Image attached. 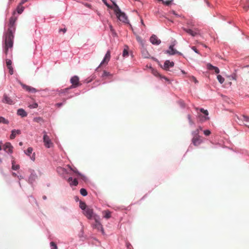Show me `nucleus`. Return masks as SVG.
<instances>
[{"mask_svg":"<svg viewBox=\"0 0 249 249\" xmlns=\"http://www.w3.org/2000/svg\"><path fill=\"white\" fill-rule=\"evenodd\" d=\"M63 105V103H57L55 104V106L58 107H61L62 105Z\"/></svg>","mask_w":249,"mask_h":249,"instance_id":"c03bdc74","label":"nucleus"},{"mask_svg":"<svg viewBox=\"0 0 249 249\" xmlns=\"http://www.w3.org/2000/svg\"><path fill=\"white\" fill-rule=\"evenodd\" d=\"M110 59V52L109 51H108L107 52L103 60L101 63L100 66H102L105 64H107V63L109 61Z\"/></svg>","mask_w":249,"mask_h":249,"instance_id":"1a4fd4ad","label":"nucleus"},{"mask_svg":"<svg viewBox=\"0 0 249 249\" xmlns=\"http://www.w3.org/2000/svg\"><path fill=\"white\" fill-rule=\"evenodd\" d=\"M17 114L21 117H25L27 116V112L22 108H19L18 110Z\"/></svg>","mask_w":249,"mask_h":249,"instance_id":"2eb2a0df","label":"nucleus"},{"mask_svg":"<svg viewBox=\"0 0 249 249\" xmlns=\"http://www.w3.org/2000/svg\"><path fill=\"white\" fill-rule=\"evenodd\" d=\"M192 49L193 51H194L196 53H199V52L198 51V50H197V49L196 48V47H195V46H193V47H192Z\"/></svg>","mask_w":249,"mask_h":249,"instance_id":"79ce46f5","label":"nucleus"},{"mask_svg":"<svg viewBox=\"0 0 249 249\" xmlns=\"http://www.w3.org/2000/svg\"><path fill=\"white\" fill-rule=\"evenodd\" d=\"M43 142L44 145L47 148H50L53 145V142H51L49 137L47 135L46 132H44Z\"/></svg>","mask_w":249,"mask_h":249,"instance_id":"20e7f679","label":"nucleus"},{"mask_svg":"<svg viewBox=\"0 0 249 249\" xmlns=\"http://www.w3.org/2000/svg\"><path fill=\"white\" fill-rule=\"evenodd\" d=\"M197 129H199V130H202V127L201 126H199Z\"/></svg>","mask_w":249,"mask_h":249,"instance_id":"5fc2aeb1","label":"nucleus"},{"mask_svg":"<svg viewBox=\"0 0 249 249\" xmlns=\"http://www.w3.org/2000/svg\"><path fill=\"white\" fill-rule=\"evenodd\" d=\"M37 91L36 89L33 87H31V89H30V92H32V93H35Z\"/></svg>","mask_w":249,"mask_h":249,"instance_id":"a19ab883","label":"nucleus"},{"mask_svg":"<svg viewBox=\"0 0 249 249\" xmlns=\"http://www.w3.org/2000/svg\"><path fill=\"white\" fill-rule=\"evenodd\" d=\"M28 0H21L20 3H21V4H23L24 3H25L26 2L28 1Z\"/></svg>","mask_w":249,"mask_h":249,"instance_id":"49530a36","label":"nucleus"},{"mask_svg":"<svg viewBox=\"0 0 249 249\" xmlns=\"http://www.w3.org/2000/svg\"><path fill=\"white\" fill-rule=\"evenodd\" d=\"M63 169L61 167L57 168V171H59L60 170H63Z\"/></svg>","mask_w":249,"mask_h":249,"instance_id":"3c124183","label":"nucleus"},{"mask_svg":"<svg viewBox=\"0 0 249 249\" xmlns=\"http://www.w3.org/2000/svg\"><path fill=\"white\" fill-rule=\"evenodd\" d=\"M109 28H110L111 32L112 33V34H115V31H114V29H113L112 25H110Z\"/></svg>","mask_w":249,"mask_h":249,"instance_id":"a18cd8bd","label":"nucleus"},{"mask_svg":"<svg viewBox=\"0 0 249 249\" xmlns=\"http://www.w3.org/2000/svg\"><path fill=\"white\" fill-rule=\"evenodd\" d=\"M102 214L103 217L106 219H109L111 217V213L108 210L103 211Z\"/></svg>","mask_w":249,"mask_h":249,"instance_id":"a211bd4d","label":"nucleus"},{"mask_svg":"<svg viewBox=\"0 0 249 249\" xmlns=\"http://www.w3.org/2000/svg\"><path fill=\"white\" fill-rule=\"evenodd\" d=\"M84 215L89 219L93 218L95 214H93V210L92 209L87 207V208L84 212Z\"/></svg>","mask_w":249,"mask_h":249,"instance_id":"423d86ee","label":"nucleus"},{"mask_svg":"<svg viewBox=\"0 0 249 249\" xmlns=\"http://www.w3.org/2000/svg\"><path fill=\"white\" fill-rule=\"evenodd\" d=\"M79 206L80 207V208L83 210H85L88 207H87V205L86 204V203L85 202H82V201H80V204H79Z\"/></svg>","mask_w":249,"mask_h":249,"instance_id":"412c9836","label":"nucleus"},{"mask_svg":"<svg viewBox=\"0 0 249 249\" xmlns=\"http://www.w3.org/2000/svg\"><path fill=\"white\" fill-rule=\"evenodd\" d=\"M13 147L10 142H6L4 145L3 149L6 152L11 154L13 153Z\"/></svg>","mask_w":249,"mask_h":249,"instance_id":"9d476101","label":"nucleus"},{"mask_svg":"<svg viewBox=\"0 0 249 249\" xmlns=\"http://www.w3.org/2000/svg\"><path fill=\"white\" fill-rule=\"evenodd\" d=\"M19 144L20 145H21H21H22V144H23L22 142H20L19 143Z\"/></svg>","mask_w":249,"mask_h":249,"instance_id":"6e6d98bb","label":"nucleus"},{"mask_svg":"<svg viewBox=\"0 0 249 249\" xmlns=\"http://www.w3.org/2000/svg\"><path fill=\"white\" fill-rule=\"evenodd\" d=\"M141 22H142V24L144 25V24H143V20H141Z\"/></svg>","mask_w":249,"mask_h":249,"instance_id":"052dcab7","label":"nucleus"},{"mask_svg":"<svg viewBox=\"0 0 249 249\" xmlns=\"http://www.w3.org/2000/svg\"><path fill=\"white\" fill-rule=\"evenodd\" d=\"M183 30L193 36H195L196 35V32H194L191 29L183 28Z\"/></svg>","mask_w":249,"mask_h":249,"instance_id":"aec40b11","label":"nucleus"},{"mask_svg":"<svg viewBox=\"0 0 249 249\" xmlns=\"http://www.w3.org/2000/svg\"><path fill=\"white\" fill-rule=\"evenodd\" d=\"M66 31H67V30H66V28L61 29L60 30V31H62V32H63L64 33H65V32H66Z\"/></svg>","mask_w":249,"mask_h":249,"instance_id":"de8ad7c7","label":"nucleus"},{"mask_svg":"<svg viewBox=\"0 0 249 249\" xmlns=\"http://www.w3.org/2000/svg\"><path fill=\"white\" fill-rule=\"evenodd\" d=\"M187 118H188V119L189 121V123L191 124H194V122L192 121V120L191 119V115H187Z\"/></svg>","mask_w":249,"mask_h":249,"instance_id":"e433bc0d","label":"nucleus"},{"mask_svg":"<svg viewBox=\"0 0 249 249\" xmlns=\"http://www.w3.org/2000/svg\"><path fill=\"white\" fill-rule=\"evenodd\" d=\"M6 66L11 65H12V61L10 59H6Z\"/></svg>","mask_w":249,"mask_h":249,"instance_id":"58836bf2","label":"nucleus"},{"mask_svg":"<svg viewBox=\"0 0 249 249\" xmlns=\"http://www.w3.org/2000/svg\"><path fill=\"white\" fill-rule=\"evenodd\" d=\"M12 168L13 170H17L18 169H19V165H15V161L14 160H13L12 161Z\"/></svg>","mask_w":249,"mask_h":249,"instance_id":"b1692460","label":"nucleus"},{"mask_svg":"<svg viewBox=\"0 0 249 249\" xmlns=\"http://www.w3.org/2000/svg\"><path fill=\"white\" fill-rule=\"evenodd\" d=\"M204 134L206 136H209L211 134V131L209 130H205L204 131Z\"/></svg>","mask_w":249,"mask_h":249,"instance_id":"ea45409f","label":"nucleus"},{"mask_svg":"<svg viewBox=\"0 0 249 249\" xmlns=\"http://www.w3.org/2000/svg\"><path fill=\"white\" fill-rule=\"evenodd\" d=\"M0 123H3L4 124H8L9 121L5 119L3 117H0Z\"/></svg>","mask_w":249,"mask_h":249,"instance_id":"4be33fe9","label":"nucleus"},{"mask_svg":"<svg viewBox=\"0 0 249 249\" xmlns=\"http://www.w3.org/2000/svg\"><path fill=\"white\" fill-rule=\"evenodd\" d=\"M93 219L95 221V223L92 225L93 228L96 229L98 231H100L102 233H104V231L103 228V226L100 222V218L99 216L95 214L93 216Z\"/></svg>","mask_w":249,"mask_h":249,"instance_id":"f03ea898","label":"nucleus"},{"mask_svg":"<svg viewBox=\"0 0 249 249\" xmlns=\"http://www.w3.org/2000/svg\"><path fill=\"white\" fill-rule=\"evenodd\" d=\"M21 133L20 130H15L14 129L11 132V134L10 135V139H14L15 138L17 134H20Z\"/></svg>","mask_w":249,"mask_h":249,"instance_id":"dca6fc26","label":"nucleus"},{"mask_svg":"<svg viewBox=\"0 0 249 249\" xmlns=\"http://www.w3.org/2000/svg\"><path fill=\"white\" fill-rule=\"evenodd\" d=\"M33 108H36L37 107V104H35L34 105H33V107H32Z\"/></svg>","mask_w":249,"mask_h":249,"instance_id":"09e8293b","label":"nucleus"},{"mask_svg":"<svg viewBox=\"0 0 249 249\" xmlns=\"http://www.w3.org/2000/svg\"><path fill=\"white\" fill-rule=\"evenodd\" d=\"M50 245L51 247V249H57L56 245L53 242H51Z\"/></svg>","mask_w":249,"mask_h":249,"instance_id":"7c9ffc66","label":"nucleus"},{"mask_svg":"<svg viewBox=\"0 0 249 249\" xmlns=\"http://www.w3.org/2000/svg\"><path fill=\"white\" fill-rule=\"evenodd\" d=\"M12 175H13L14 177H17V174H16V173H14V172L12 173Z\"/></svg>","mask_w":249,"mask_h":249,"instance_id":"864d4df0","label":"nucleus"},{"mask_svg":"<svg viewBox=\"0 0 249 249\" xmlns=\"http://www.w3.org/2000/svg\"><path fill=\"white\" fill-rule=\"evenodd\" d=\"M128 55V52L126 49H124L123 51V56L124 57H126Z\"/></svg>","mask_w":249,"mask_h":249,"instance_id":"c9c22d12","label":"nucleus"},{"mask_svg":"<svg viewBox=\"0 0 249 249\" xmlns=\"http://www.w3.org/2000/svg\"><path fill=\"white\" fill-rule=\"evenodd\" d=\"M190 79L194 81L196 84L198 83V82L197 79L196 78V77H194V76H190Z\"/></svg>","mask_w":249,"mask_h":249,"instance_id":"72a5a7b5","label":"nucleus"},{"mask_svg":"<svg viewBox=\"0 0 249 249\" xmlns=\"http://www.w3.org/2000/svg\"><path fill=\"white\" fill-rule=\"evenodd\" d=\"M42 121V119L40 117H36V118H34V121L37 122V123H40Z\"/></svg>","mask_w":249,"mask_h":249,"instance_id":"2f4dec72","label":"nucleus"},{"mask_svg":"<svg viewBox=\"0 0 249 249\" xmlns=\"http://www.w3.org/2000/svg\"><path fill=\"white\" fill-rule=\"evenodd\" d=\"M23 88L25 89L26 91H28L29 92L30 91V89L31 88V87L25 85H22Z\"/></svg>","mask_w":249,"mask_h":249,"instance_id":"c756f323","label":"nucleus"},{"mask_svg":"<svg viewBox=\"0 0 249 249\" xmlns=\"http://www.w3.org/2000/svg\"><path fill=\"white\" fill-rule=\"evenodd\" d=\"M244 9L245 10H248L249 9V0H248L246 4L243 7Z\"/></svg>","mask_w":249,"mask_h":249,"instance_id":"f704fd0d","label":"nucleus"},{"mask_svg":"<svg viewBox=\"0 0 249 249\" xmlns=\"http://www.w3.org/2000/svg\"><path fill=\"white\" fill-rule=\"evenodd\" d=\"M207 68L210 71L213 70L216 73H219L220 71L218 68L213 66L210 63L207 64Z\"/></svg>","mask_w":249,"mask_h":249,"instance_id":"ddd939ff","label":"nucleus"},{"mask_svg":"<svg viewBox=\"0 0 249 249\" xmlns=\"http://www.w3.org/2000/svg\"><path fill=\"white\" fill-rule=\"evenodd\" d=\"M18 178H19V179H20L21 178V176H20V177L18 176Z\"/></svg>","mask_w":249,"mask_h":249,"instance_id":"bf43d9fd","label":"nucleus"},{"mask_svg":"<svg viewBox=\"0 0 249 249\" xmlns=\"http://www.w3.org/2000/svg\"><path fill=\"white\" fill-rule=\"evenodd\" d=\"M171 2V1H167L166 2H165V4L166 5H168Z\"/></svg>","mask_w":249,"mask_h":249,"instance_id":"8fccbe9b","label":"nucleus"},{"mask_svg":"<svg viewBox=\"0 0 249 249\" xmlns=\"http://www.w3.org/2000/svg\"><path fill=\"white\" fill-rule=\"evenodd\" d=\"M22 5L23 4H21V3H19L17 7V12L19 14H21L22 12L24 11V7H23Z\"/></svg>","mask_w":249,"mask_h":249,"instance_id":"6ab92c4d","label":"nucleus"},{"mask_svg":"<svg viewBox=\"0 0 249 249\" xmlns=\"http://www.w3.org/2000/svg\"><path fill=\"white\" fill-rule=\"evenodd\" d=\"M36 177L35 175L32 174L30 177V180H35Z\"/></svg>","mask_w":249,"mask_h":249,"instance_id":"37998d69","label":"nucleus"},{"mask_svg":"<svg viewBox=\"0 0 249 249\" xmlns=\"http://www.w3.org/2000/svg\"><path fill=\"white\" fill-rule=\"evenodd\" d=\"M217 78L219 82L221 84H222L225 81L224 78L220 75H218L217 76Z\"/></svg>","mask_w":249,"mask_h":249,"instance_id":"5701e85b","label":"nucleus"},{"mask_svg":"<svg viewBox=\"0 0 249 249\" xmlns=\"http://www.w3.org/2000/svg\"><path fill=\"white\" fill-rule=\"evenodd\" d=\"M166 53L170 55H173L179 53L176 50L174 49V45H170L169 50L166 51Z\"/></svg>","mask_w":249,"mask_h":249,"instance_id":"f8f14e48","label":"nucleus"},{"mask_svg":"<svg viewBox=\"0 0 249 249\" xmlns=\"http://www.w3.org/2000/svg\"><path fill=\"white\" fill-rule=\"evenodd\" d=\"M192 142L195 146H197L201 143L202 141L201 139L200 136H196L193 137V138L192 140Z\"/></svg>","mask_w":249,"mask_h":249,"instance_id":"0eeeda50","label":"nucleus"},{"mask_svg":"<svg viewBox=\"0 0 249 249\" xmlns=\"http://www.w3.org/2000/svg\"><path fill=\"white\" fill-rule=\"evenodd\" d=\"M182 71V72L183 73H185V72H184V71Z\"/></svg>","mask_w":249,"mask_h":249,"instance_id":"680f3d73","label":"nucleus"},{"mask_svg":"<svg viewBox=\"0 0 249 249\" xmlns=\"http://www.w3.org/2000/svg\"><path fill=\"white\" fill-rule=\"evenodd\" d=\"M7 68L9 70V73L11 75H12L13 74V73H14V70H13V67L12 66V65H7Z\"/></svg>","mask_w":249,"mask_h":249,"instance_id":"cd10ccee","label":"nucleus"},{"mask_svg":"<svg viewBox=\"0 0 249 249\" xmlns=\"http://www.w3.org/2000/svg\"><path fill=\"white\" fill-rule=\"evenodd\" d=\"M80 192L83 196H86L88 194L87 190L84 188L81 189Z\"/></svg>","mask_w":249,"mask_h":249,"instance_id":"393cba45","label":"nucleus"},{"mask_svg":"<svg viewBox=\"0 0 249 249\" xmlns=\"http://www.w3.org/2000/svg\"><path fill=\"white\" fill-rule=\"evenodd\" d=\"M68 181L71 185L76 186L78 184L77 180L76 178L73 179L71 177L68 178Z\"/></svg>","mask_w":249,"mask_h":249,"instance_id":"f3484780","label":"nucleus"},{"mask_svg":"<svg viewBox=\"0 0 249 249\" xmlns=\"http://www.w3.org/2000/svg\"><path fill=\"white\" fill-rule=\"evenodd\" d=\"M150 42L154 45H159L161 41L158 37L155 35H153L150 38Z\"/></svg>","mask_w":249,"mask_h":249,"instance_id":"6e6552de","label":"nucleus"},{"mask_svg":"<svg viewBox=\"0 0 249 249\" xmlns=\"http://www.w3.org/2000/svg\"><path fill=\"white\" fill-rule=\"evenodd\" d=\"M243 120L246 122H249V117L247 116H243Z\"/></svg>","mask_w":249,"mask_h":249,"instance_id":"4c0bfd02","label":"nucleus"},{"mask_svg":"<svg viewBox=\"0 0 249 249\" xmlns=\"http://www.w3.org/2000/svg\"><path fill=\"white\" fill-rule=\"evenodd\" d=\"M111 75H112L111 74H110L109 72L104 71L103 72L102 77L103 78H104V77H107L108 76H111Z\"/></svg>","mask_w":249,"mask_h":249,"instance_id":"bb28decb","label":"nucleus"},{"mask_svg":"<svg viewBox=\"0 0 249 249\" xmlns=\"http://www.w3.org/2000/svg\"><path fill=\"white\" fill-rule=\"evenodd\" d=\"M3 102L5 103L9 104V105H13L14 104L15 102L14 101L9 97H8L6 95H4V98Z\"/></svg>","mask_w":249,"mask_h":249,"instance_id":"9b49d317","label":"nucleus"},{"mask_svg":"<svg viewBox=\"0 0 249 249\" xmlns=\"http://www.w3.org/2000/svg\"><path fill=\"white\" fill-rule=\"evenodd\" d=\"M174 66V63L169 60H166L164 64V69L166 70H168L170 67H173Z\"/></svg>","mask_w":249,"mask_h":249,"instance_id":"4468645a","label":"nucleus"},{"mask_svg":"<svg viewBox=\"0 0 249 249\" xmlns=\"http://www.w3.org/2000/svg\"><path fill=\"white\" fill-rule=\"evenodd\" d=\"M33 148L32 147H28L27 151H25V153L28 155L30 156V155L32 153Z\"/></svg>","mask_w":249,"mask_h":249,"instance_id":"a878e982","label":"nucleus"},{"mask_svg":"<svg viewBox=\"0 0 249 249\" xmlns=\"http://www.w3.org/2000/svg\"><path fill=\"white\" fill-rule=\"evenodd\" d=\"M103 1H104V3L107 6H108V5L107 4V2H106V1L105 0H103Z\"/></svg>","mask_w":249,"mask_h":249,"instance_id":"603ef678","label":"nucleus"},{"mask_svg":"<svg viewBox=\"0 0 249 249\" xmlns=\"http://www.w3.org/2000/svg\"><path fill=\"white\" fill-rule=\"evenodd\" d=\"M70 81L72 84L71 88H76L81 85L79 82V78L77 76H72L71 78Z\"/></svg>","mask_w":249,"mask_h":249,"instance_id":"39448f33","label":"nucleus"},{"mask_svg":"<svg viewBox=\"0 0 249 249\" xmlns=\"http://www.w3.org/2000/svg\"><path fill=\"white\" fill-rule=\"evenodd\" d=\"M116 6V8L115 9V12L116 13V16L117 17L118 19L123 22L127 23L128 20L127 16L124 13L121 12V10L119 9L118 6H117V5Z\"/></svg>","mask_w":249,"mask_h":249,"instance_id":"7ed1b4c3","label":"nucleus"},{"mask_svg":"<svg viewBox=\"0 0 249 249\" xmlns=\"http://www.w3.org/2000/svg\"><path fill=\"white\" fill-rule=\"evenodd\" d=\"M75 173H78L77 171H74Z\"/></svg>","mask_w":249,"mask_h":249,"instance_id":"e2e57ef3","label":"nucleus"},{"mask_svg":"<svg viewBox=\"0 0 249 249\" xmlns=\"http://www.w3.org/2000/svg\"><path fill=\"white\" fill-rule=\"evenodd\" d=\"M199 129H196V130L194 131L193 132H192V134L193 135V137L194 136H200L199 135Z\"/></svg>","mask_w":249,"mask_h":249,"instance_id":"c85d7f7f","label":"nucleus"},{"mask_svg":"<svg viewBox=\"0 0 249 249\" xmlns=\"http://www.w3.org/2000/svg\"><path fill=\"white\" fill-rule=\"evenodd\" d=\"M2 163V160L0 158V164H1Z\"/></svg>","mask_w":249,"mask_h":249,"instance_id":"13d9d810","label":"nucleus"},{"mask_svg":"<svg viewBox=\"0 0 249 249\" xmlns=\"http://www.w3.org/2000/svg\"><path fill=\"white\" fill-rule=\"evenodd\" d=\"M16 19L14 17H11L9 21V28L5 35L4 44L3 46L4 52L6 55L8 53L9 49H11L13 46V32L15 30V23Z\"/></svg>","mask_w":249,"mask_h":249,"instance_id":"f257e3e1","label":"nucleus"},{"mask_svg":"<svg viewBox=\"0 0 249 249\" xmlns=\"http://www.w3.org/2000/svg\"><path fill=\"white\" fill-rule=\"evenodd\" d=\"M200 111L203 113H204L205 115L207 116L209 114L208 111L207 110H205L203 108H200Z\"/></svg>","mask_w":249,"mask_h":249,"instance_id":"473e14b6","label":"nucleus"},{"mask_svg":"<svg viewBox=\"0 0 249 249\" xmlns=\"http://www.w3.org/2000/svg\"><path fill=\"white\" fill-rule=\"evenodd\" d=\"M46 198H47V197H46V196H43V198L44 199H46Z\"/></svg>","mask_w":249,"mask_h":249,"instance_id":"4d7b16f0","label":"nucleus"}]
</instances>
